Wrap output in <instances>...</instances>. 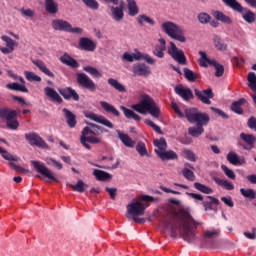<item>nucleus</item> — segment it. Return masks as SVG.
Wrapping results in <instances>:
<instances>
[{
  "mask_svg": "<svg viewBox=\"0 0 256 256\" xmlns=\"http://www.w3.org/2000/svg\"><path fill=\"white\" fill-rule=\"evenodd\" d=\"M181 219V226L172 223L171 220L167 218L160 221L165 229H169L170 227L171 237H177V231H180V237L186 241V243H193V241H195V229H197V226L201 225V223L195 221L191 213L187 210L181 211Z\"/></svg>",
  "mask_w": 256,
  "mask_h": 256,
  "instance_id": "f257e3e1",
  "label": "nucleus"
},
{
  "mask_svg": "<svg viewBox=\"0 0 256 256\" xmlns=\"http://www.w3.org/2000/svg\"><path fill=\"white\" fill-rule=\"evenodd\" d=\"M172 109L178 115L179 119H183L184 117H186L187 121L192 125L205 127L209 125V121H211V117H209V114L203 113L197 108H187L183 113L181 109H179L177 103L173 102Z\"/></svg>",
  "mask_w": 256,
  "mask_h": 256,
  "instance_id": "f03ea898",
  "label": "nucleus"
},
{
  "mask_svg": "<svg viewBox=\"0 0 256 256\" xmlns=\"http://www.w3.org/2000/svg\"><path fill=\"white\" fill-rule=\"evenodd\" d=\"M140 97V102L133 104L132 109L141 115L149 113L154 119H159L161 117V108H159L155 100L147 94H142Z\"/></svg>",
  "mask_w": 256,
  "mask_h": 256,
  "instance_id": "7ed1b4c3",
  "label": "nucleus"
},
{
  "mask_svg": "<svg viewBox=\"0 0 256 256\" xmlns=\"http://www.w3.org/2000/svg\"><path fill=\"white\" fill-rule=\"evenodd\" d=\"M224 5L226 7H229L232 9V11H235L236 13H240L242 19L246 22L249 23V25L255 23L256 21V14L253 12L251 9L247 7H243L241 3H239L237 0H222Z\"/></svg>",
  "mask_w": 256,
  "mask_h": 256,
  "instance_id": "20e7f679",
  "label": "nucleus"
},
{
  "mask_svg": "<svg viewBox=\"0 0 256 256\" xmlns=\"http://www.w3.org/2000/svg\"><path fill=\"white\" fill-rule=\"evenodd\" d=\"M161 28L171 39L179 41V43H185V41H187V38L185 37V29L175 24V22H164L162 23Z\"/></svg>",
  "mask_w": 256,
  "mask_h": 256,
  "instance_id": "39448f33",
  "label": "nucleus"
},
{
  "mask_svg": "<svg viewBox=\"0 0 256 256\" xmlns=\"http://www.w3.org/2000/svg\"><path fill=\"white\" fill-rule=\"evenodd\" d=\"M126 209L127 219H129V216L132 215V219L135 223H139L140 225H143V223H145V218H138L145 215V209H147L145 203L141 202V200L128 204L126 206Z\"/></svg>",
  "mask_w": 256,
  "mask_h": 256,
  "instance_id": "423d86ee",
  "label": "nucleus"
},
{
  "mask_svg": "<svg viewBox=\"0 0 256 256\" xmlns=\"http://www.w3.org/2000/svg\"><path fill=\"white\" fill-rule=\"evenodd\" d=\"M19 113H21V110L1 108L0 119L6 121L8 129H12V131H17V129H19V121H17V115H19Z\"/></svg>",
  "mask_w": 256,
  "mask_h": 256,
  "instance_id": "0eeeda50",
  "label": "nucleus"
},
{
  "mask_svg": "<svg viewBox=\"0 0 256 256\" xmlns=\"http://www.w3.org/2000/svg\"><path fill=\"white\" fill-rule=\"evenodd\" d=\"M168 47V55L172 57L179 65H187V56L182 49H178L175 42H170Z\"/></svg>",
  "mask_w": 256,
  "mask_h": 256,
  "instance_id": "6e6552de",
  "label": "nucleus"
},
{
  "mask_svg": "<svg viewBox=\"0 0 256 256\" xmlns=\"http://www.w3.org/2000/svg\"><path fill=\"white\" fill-rule=\"evenodd\" d=\"M76 81L81 89H86L91 93L97 91V84L85 73H77Z\"/></svg>",
  "mask_w": 256,
  "mask_h": 256,
  "instance_id": "1a4fd4ad",
  "label": "nucleus"
},
{
  "mask_svg": "<svg viewBox=\"0 0 256 256\" xmlns=\"http://www.w3.org/2000/svg\"><path fill=\"white\" fill-rule=\"evenodd\" d=\"M25 139L28 141L31 147H39L40 149H49V145L45 143V140L39 136V134L31 132L25 134Z\"/></svg>",
  "mask_w": 256,
  "mask_h": 256,
  "instance_id": "9d476101",
  "label": "nucleus"
},
{
  "mask_svg": "<svg viewBox=\"0 0 256 256\" xmlns=\"http://www.w3.org/2000/svg\"><path fill=\"white\" fill-rule=\"evenodd\" d=\"M31 164L33 165L35 171H37V173H40V175L47 177V179H50L51 181H58L57 178H55V176L53 175V171L47 168L45 164L35 160H32Z\"/></svg>",
  "mask_w": 256,
  "mask_h": 256,
  "instance_id": "9b49d317",
  "label": "nucleus"
},
{
  "mask_svg": "<svg viewBox=\"0 0 256 256\" xmlns=\"http://www.w3.org/2000/svg\"><path fill=\"white\" fill-rule=\"evenodd\" d=\"M194 93L196 97L201 101V103H204V105H211V99L215 97V94L213 93V89L208 88L206 90L200 91L199 89H195Z\"/></svg>",
  "mask_w": 256,
  "mask_h": 256,
  "instance_id": "f8f14e48",
  "label": "nucleus"
},
{
  "mask_svg": "<svg viewBox=\"0 0 256 256\" xmlns=\"http://www.w3.org/2000/svg\"><path fill=\"white\" fill-rule=\"evenodd\" d=\"M2 41L6 43V47L0 46V51L3 55H9L15 51V45L17 42L7 35L1 36Z\"/></svg>",
  "mask_w": 256,
  "mask_h": 256,
  "instance_id": "ddd939ff",
  "label": "nucleus"
},
{
  "mask_svg": "<svg viewBox=\"0 0 256 256\" xmlns=\"http://www.w3.org/2000/svg\"><path fill=\"white\" fill-rule=\"evenodd\" d=\"M85 117L87 119H91V121H95V123H100L101 125H104L105 127H108V129H113L114 125L109 121L105 116L97 115L93 112H89L85 114Z\"/></svg>",
  "mask_w": 256,
  "mask_h": 256,
  "instance_id": "4468645a",
  "label": "nucleus"
},
{
  "mask_svg": "<svg viewBox=\"0 0 256 256\" xmlns=\"http://www.w3.org/2000/svg\"><path fill=\"white\" fill-rule=\"evenodd\" d=\"M174 91L176 95L181 97L184 101H191V99H194L195 97L191 88H184L182 84L177 85L174 88Z\"/></svg>",
  "mask_w": 256,
  "mask_h": 256,
  "instance_id": "2eb2a0df",
  "label": "nucleus"
},
{
  "mask_svg": "<svg viewBox=\"0 0 256 256\" xmlns=\"http://www.w3.org/2000/svg\"><path fill=\"white\" fill-rule=\"evenodd\" d=\"M78 45L81 51H88L90 53H93L97 49V43L87 37L80 38Z\"/></svg>",
  "mask_w": 256,
  "mask_h": 256,
  "instance_id": "dca6fc26",
  "label": "nucleus"
},
{
  "mask_svg": "<svg viewBox=\"0 0 256 256\" xmlns=\"http://www.w3.org/2000/svg\"><path fill=\"white\" fill-rule=\"evenodd\" d=\"M58 92L60 93V95H62L65 101H69L71 99H73V101H79L80 99L77 91H75V89H72L71 87L60 88L58 89Z\"/></svg>",
  "mask_w": 256,
  "mask_h": 256,
  "instance_id": "f3484780",
  "label": "nucleus"
},
{
  "mask_svg": "<svg viewBox=\"0 0 256 256\" xmlns=\"http://www.w3.org/2000/svg\"><path fill=\"white\" fill-rule=\"evenodd\" d=\"M102 138L101 136H88V135H81L80 143L85 147L86 149L90 150L91 145L89 143H92V145H97L101 143Z\"/></svg>",
  "mask_w": 256,
  "mask_h": 256,
  "instance_id": "a211bd4d",
  "label": "nucleus"
},
{
  "mask_svg": "<svg viewBox=\"0 0 256 256\" xmlns=\"http://www.w3.org/2000/svg\"><path fill=\"white\" fill-rule=\"evenodd\" d=\"M132 71L134 75H138L139 77H147L151 75V69L145 63L134 64Z\"/></svg>",
  "mask_w": 256,
  "mask_h": 256,
  "instance_id": "6ab92c4d",
  "label": "nucleus"
},
{
  "mask_svg": "<svg viewBox=\"0 0 256 256\" xmlns=\"http://www.w3.org/2000/svg\"><path fill=\"white\" fill-rule=\"evenodd\" d=\"M52 28L55 31H64L65 33H69L71 29V23L63 19H55L52 21Z\"/></svg>",
  "mask_w": 256,
  "mask_h": 256,
  "instance_id": "aec40b11",
  "label": "nucleus"
},
{
  "mask_svg": "<svg viewBox=\"0 0 256 256\" xmlns=\"http://www.w3.org/2000/svg\"><path fill=\"white\" fill-rule=\"evenodd\" d=\"M62 112L66 119V123L70 129H75L77 127V116L67 108H63Z\"/></svg>",
  "mask_w": 256,
  "mask_h": 256,
  "instance_id": "412c9836",
  "label": "nucleus"
},
{
  "mask_svg": "<svg viewBox=\"0 0 256 256\" xmlns=\"http://www.w3.org/2000/svg\"><path fill=\"white\" fill-rule=\"evenodd\" d=\"M158 41L160 45L155 46L153 55L158 57V59H163L165 57V51H167V41L164 38H160Z\"/></svg>",
  "mask_w": 256,
  "mask_h": 256,
  "instance_id": "4be33fe9",
  "label": "nucleus"
},
{
  "mask_svg": "<svg viewBox=\"0 0 256 256\" xmlns=\"http://www.w3.org/2000/svg\"><path fill=\"white\" fill-rule=\"evenodd\" d=\"M156 155H158V157L162 160V161H171V160H175L178 159L179 156H177L176 152L173 150H162L159 151L157 149L154 150Z\"/></svg>",
  "mask_w": 256,
  "mask_h": 256,
  "instance_id": "5701e85b",
  "label": "nucleus"
},
{
  "mask_svg": "<svg viewBox=\"0 0 256 256\" xmlns=\"http://www.w3.org/2000/svg\"><path fill=\"white\" fill-rule=\"evenodd\" d=\"M44 93L46 97L50 99V101L59 104L63 103V98H61V95H59V93H57L54 88L45 87Z\"/></svg>",
  "mask_w": 256,
  "mask_h": 256,
  "instance_id": "b1692460",
  "label": "nucleus"
},
{
  "mask_svg": "<svg viewBox=\"0 0 256 256\" xmlns=\"http://www.w3.org/2000/svg\"><path fill=\"white\" fill-rule=\"evenodd\" d=\"M204 211H216L217 209L213 205H219V199L213 196H206V199L202 201Z\"/></svg>",
  "mask_w": 256,
  "mask_h": 256,
  "instance_id": "393cba45",
  "label": "nucleus"
},
{
  "mask_svg": "<svg viewBox=\"0 0 256 256\" xmlns=\"http://www.w3.org/2000/svg\"><path fill=\"white\" fill-rule=\"evenodd\" d=\"M100 106L105 113L113 115V117H121V112H119V110H117V108H115V106L111 105L109 102L101 101Z\"/></svg>",
  "mask_w": 256,
  "mask_h": 256,
  "instance_id": "a878e982",
  "label": "nucleus"
},
{
  "mask_svg": "<svg viewBox=\"0 0 256 256\" xmlns=\"http://www.w3.org/2000/svg\"><path fill=\"white\" fill-rule=\"evenodd\" d=\"M61 63L71 67V69H79V62L71 57L69 54L65 53L63 56L60 57Z\"/></svg>",
  "mask_w": 256,
  "mask_h": 256,
  "instance_id": "bb28decb",
  "label": "nucleus"
},
{
  "mask_svg": "<svg viewBox=\"0 0 256 256\" xmlns=\"http://www.w3.org/2000/svg\"><path fill=\"white\" fill-rule=\"evenodd\" d=\"M212 15L216 21H221V23H225L226 25H233V19L219 10L213 11Z\"/></svg>",
  "mask_w": 256,
  "mask_h": 256,
  "instance_id": "cd10ccee",
  "label": "nucleus"
},
{
  "mask_svg": "<svg viewBox=\"0 0 256 256\" xmlns=\"http://www.w3.org/2000/svg\"><path fill=\"white\" fill-rule=\"evenodd\" d=\"M111 17L114 19V21H123V18L125 17V12H123V6H112L111 8Z\"/></svg>",
  "mask_w": 256,
  "mask_h": 256,
  "instance_id": "c85d7f7f",
  "label": "nucleus"
},
{
  "mask_svg": "<svg viewBox=\"0 0 256 256\" xmlns=\"http://www.w3.org/2000/svg\"><path fill=\"white\" fill-rule=\"evenodd\" d=\"M45 11L50 15L59 13V4L55 0H45Z\"/></svg>",
  "mask_w": 256,
  "mask_h": 256,
  "instance_id": "c756f323",
  "label": "nucleus"
},
{
  "mask_svg": "<svg viewBox=\"0 0 256 256\" xmlns=\"http://www.w3.org/2000/svg\"><path fill=\"white\" fill-rule=\"evenodd\" d=\"M32 63L38 67L39 71L44 73V75H47V77H51L52 79L55 77V74H53V72L47 68V65L42 60H34Z\"/></svg>",
  "mask_w": 256,
  "mask_h": 256,
  "instance_id": "7c9ffc66",
  "label": "nucleus"
},
{
  "mask_svg": "<svg viewBox=\"0 0 256 256\" xmlns=\"http://www.w3.org/2000/svg\"><path fill=\"white\" fill-rule=\"evenodd\" d=\"M240 139L248 146L249 149H253L255 147L256 138L253 134H246L242 132L240 134Z\"/></svg>",
  "mask_w": 256,
  "mask_h": 256,
  "instance_id": "2f4dec72",
  "label": "nucleus"
},
{
  "mask_svg": "<svg viewBox=\"0 0 256 256\" xmlns=\"http://www.w3.org/2000/svg\"><path fill=\"white\" fill-rule=\"evenodd\" d=\"M128 7V15L130 17H136L139 15V7L137 6V2L135 0H126Z\"/></svg>",
  "mask_w": 256,
  "mask_h": 256,
  "instance_id": "473e14b6",
  "label": "nucleus"
},
{
  "mask_svg": "<svg viewBox=\"0 0 256 256\" xmlns=\"http://www.w3.org/2000/svg\"><path fill=\"white\" fill-rule=\"evenodd\" d=\"M118 137L120 139V141H122L123 145H125V147H130L133 148L135 147V141H133V139H131V137H129V135L122 133L121 131H117Z\"/></svg>",
  "mask_w": 256,
  "mask_h": 256,
  "instance_id": "72a5a7b5",
  "label": "nucleus"
},
{
  "mask_svg": "<svg viewBox=\"0 0 256 256\" xmlns=\"http://www.w3.org/2000/svg\"><path fill=\"white\" fill-rule=\"evenodd\" d=\"M121 111H123L126 119H134V121H141V116L139 114L135 113V111L125 107L120 106Z\"/></svg>",
  "mask_w": 256,
  "mask_h": 256,
  "instance_id": "f704fd0d",
  "label": "nucleus"
},
{
  "mask_svg": "<svg viewBox=\"0 0 256 256\" xmlns=\"http://www.w3.org/2000/svg\"><path fill=\"white\" fill-rule=\"evenodd\" d=\"M136 21L138 23V25H140V27H144L145 23H148V25H155V20L149 16H147V14H140L136 17Z\"/></svg>",
  "mask_w": 256,
  "mask_h": 256,
  "instance_id": "c9c22d12",
  "label": "nucleus"
},
{
  "mask_svg": "<svg viewBox=\"0 0 256 256\" xmlns=\"http://www.w3.org/2000/svg\"><path fill=\"white\" fill-rule=\"evenodd\" d=\"M245 103H247L245 98H241L238 101L233 102L231 106L232 111L237 113V115H243V108H241V106L245 105Z\"/></svg>",
  "mask_w": 256,
  "mask_h": 256,
  "instance_id": "e433bc0d",
  "label": "nucleus"
},
{
  "mask_svg": "<svg viewBox=\"0 0 256 256\" xmlns=\"http://www.w3.org/2000/svg\"><path fill=\"white\" fill-rule=\"evenodd\" d=\"M135 61H140V59H144L148 65H155V59H153L149 54H142L141 52H137L132 54Z\"/></svg>",
  "mask_w": 256,
  "mask_h": 256,
  "instance_id": "4c0bfd02",
  "label": "nucleus"
},
{
  "mask_svg": "<svg viewBox=\"0 0 256 256\" xmlns=\"http://www.w3.org/2000/svg\"><path fill=\"white\" fill-rule=\"evenodd\" d=\"M213 181L216 183V185H219V187H224V189H226L227 191H233V189H235V186L227 180L214 177Z\"/></svg>",
  "mask_w": 256,
  "mask_h": 256,
  "instance_id": "58836bf2",
  "label": "nucleus"
},
{
  "mask_svg": "<svg viewBox=\"0 0 256 256\" xmlns=\"http://www.w3.org/2000/svg\"><path fill=\"white\" fill-rule=\"evenodd\" d=\"M68 187H70V189H73V191H76L77 193H85V189H87L89 185L83 182V180H78L75 185L68 184Z\"/></svg>",
  "mask_w": 256,
  "mask_h": 256,
  "instance_id": "ea45409f",
  "label": "nucleus"
},
{
  "mask_svg": "<svg viewBox=\"0 0 256 256\" xmlns=\"http://www.w3.org/2000/svg\"><path fill=\"white\" fill-rule=\"evenodd\" d=\"M108 84H110V86L113 87L119 93H125V91H127L125 86L123 84L119 83V81L117 79L109 78Z\"/></svg>",
  "mask_w": 256,
  "mask_h": 256,
  "instance_id": "a19ab883",
  "label": "nucleus"
},
{
  "mask_svg": "<svg viewBox=\"0 0 256 256\" xmlns=\"http://www.w3.org/2000/svg\"><path fill=\"white\" fill-rule=\"evenodd\" d=\"M93 175L96 177L98 181H109V179H111V174L103 170L95 169L93 171Z\"/></svg>",
  "mask_w": 256,
  "mask_h": 256,
  "instance_id": "79ce46f5",
  "label": "nucleus"
},
{
  "mask_svg": "<svg viewBox=\"0 0 256 256\" xmlns=\"http://www.w3.org/2000/svg\"><path fill=\"white\" fill-rule=\"evenodd\" d=\"M226 159L229 161V163H231V165H243V163H245V161H241L239 156H237V154H235L233 151H230L227 154Z\"/></svg>",
  "mask_w": 256,
  "mask_h": 256,
  "instance_id": "37998d69",
  "label": "nucleus"
},
{
  "mask_svg": "<svg viewBox=\"0 0 256 256\" xmlns=\"http://www.w3.org/2000/svg\"><path fill=\"white\" fill-rule=\"evenodd\" d=\"M184 77L190 83H195L199 79V75L189 68H184Z\"/></svg>",
  "mask_w": 256,
  "mask_h": 256,
  "instance_id": "c03bdc74",
  "label": "nucleus"
},
{
  "mask_svg": "<svg viewBox=\"0 0 256 256\" xmlns=\"http://www.w3.org/2000/svg\"><path fill=\"white\" fill-rule=\"evenodd\" d=\"M188 133L191 135V137H200V135H203L205 133V129L203 126H193L188 128Z\"/></svg>",
  "mask_w": 256,
  "mask_h": 256,
  "instance_id": "a18cd8bd",
  "label": "nucleus"
},
{
  "mask_svg": "<svg viewBox=\"0 0 256 256\" xmlns=\"http://www.w3.org/2000/svg\"><path fill=\"white\" fill-rule=\"evenodd\" d=\"M194 188L197 189V191H200V193H204L205 195H211V193H213L211 187L199 182L194 183Z\"/></svg>",
  "mask_w": 256,
  "mask_h": 256,
  "instance_id": "49530a36",
  "label": "nucleus"
},
{
  "mask_svg": "<svg viewBox=\"0 0 256 256\" xmlns=\"http://www.w3.org/2000/svg\"><path fill=\"white\" fill-rule=\"evenodd\" d=\"M197 19H198L199 23H201V25H207V24L211 23L212 17H211V15H209L206 12H200L197 15Z\"/></svg>",
  "mask_w": 256,
  "mask_h": 256,
  "instance_id": "de8ad7c7",
  "label": "nucleus"
},
{
  "mask_svg": "<svg viewBox=\"0 0 256 256\" xmlns=\"http://www.w3.org/2000/svg\"><path fill=\"white\" fill-rule=\"evenodd\" d=\"M83 71L89 73V75H91L92 77H96L97 79L102 77L101 72H99V70H97V68L93 66H84Z\"/></svg>",
  "mask_w": 256,
  "mask_h": 256,
  "instance_id": "09e8293b",
  "label": "nucleus"
},
{
  "mask_svg": "<svg viewBox=\"0 0 256 256\" xmlns=\"http://www.w3.org/2000/svg\"><path fill=\"white\" fill-rule=\"evenodd\" d=\"M212 65L215 69V77H223V74L225 73V67L217 63L215 60H212Z\"/></svg>",
  "mask_w": 256,
  "mask_h": 256,
  "instance_id": "8fccbe9b",
  "label": "nucleus"
},
{
  "mask_svg": "<svg viewBox=\"0 0 256 256\" xmlns=\"http://www.w3.org/2000/svg\"><path fill=\"white\" fill-rule=\"evenodd\" d=\"M248 80V87L251 89V91H254L256 93V75L255 72H250L247 77Z\"/></svg>",
  "mask_w": 256,
  "mask_h": 256,
  "instance_id": "3c124183",
  "label": "nucleus"
},
{
  "mask_svg": "<svg viewBox=\"0 0 256 256\" xmlns=\"http://www.w3.org/2000/svg\"><path fill=\"white\" fill-rule=\"evenodd\" d=\"M24 76L27 79V81H30V82L36 81V83H41V76H38L34 72L24 71Z\"/></svg>",
  "mask_w": 256,
  "mask_h": 256,
  "instance_id": "603ef678",
  "label": "nucleus"
},
{
  "mask_svg": "<svg viewBox=\"0 0 256 256\" xmlns=\"http://www.w3.org/2000/svg\"><path fill=\"white\" fill-rule=\"evenodd\" d=\"M240 193L243 197H246V199H256L255 190L251 188L249 189L241 188Z\"/></svg>",
  "mask_w": 256,
  "mask_h": 256,
  "instance_id": "864d4df0",
  "label": "nucleus"
},
{
  "mask_svg": "<svg viewBox=\"0 0 256 256\" xmlns=\"http://www.w3.org/2000/svg\"><path fill=\"white\" fill-rule=\"evenodd\" d=\"M0 155H2L3 159L6 161H19V157L13 156V154L7 152V150L0 147Z\"/></svg>",
  "mask_w": 256,
  "mask_h": 256,
  "instance_id": "5fc2aeb1",
  "label": "nucleus"
},
{
  "mask_svg": "<svg viewBox=\"0 0 256 256\" xmlns=\"http://www.w3.org/2000/svg\"><path fill=\"white\" fill-rule=\"evenodd\" d=\"M154 146L157 147L159 150L158 151H166L167 150V141L165 138H160L154 140Z\"/></svg>",
  "mask_w": 256,
  "mask_h": 256,
  "instance_id": "6e6d98bb",
  "label": "nucleus"
},
{
  "mask_svg": "<svg viewBox=\"0 0 256 256\" xmlns=\"http://www.w3.org/2000/svg\"><path fill=\"white\" fill-rule=\"evenodd\" d=\"M82 3L93 11H97V9H99V2H97V0H82Z\"/></svg>",
  "mask_w": 256,
  "mask_h": 256,
  "instance_id": "4d7b16f0",
  "label": "nucleus"
},
{
  "mask_svg": "<svg viewBox=\"0 0 256 256\" xmlns=\"http://www.w3.org/2000/svg\"><path fill=\"white\" fill-rule=\"evenodd\" d=\"M182 175L187 179V181H195V173L192 170H189L188 168H184L182 170Z\"/></svg>",
  "mask_w": 256,
  "mask_h": 256,
  "instance_id": "13d9d810",
  "label": "nucleus"
},
{
  "mask_svg": "<svg viewBox=\"0 0 256 256\" xmlns=\"http://www.w3.org/2000/svg\"><path fill=\"white\" fill-rule=\"evenodd\" d=\"M144 123L148 125V127H152L155 133H158V135H163V131L161 130V127L157 126V124H154L153 121L150 119H145Z\"/></svg>",
  "mask_w": 256,
  "mask_h": 256,
  "instance_id": "bf43d9fd",
  "label": "nucleus"
},
{
  "mask_svg": "<svg viewBox=\"0 0 256 256\" xmlns=\"http://www.w3.org/2000/svg\"><path fill=\"white\" fill-rule=\"evenodd\" d=\"M221 169L228 179H232V181H235V172H233V170L229 169V167L224 164L221 165Z\"/></svg>",
  "mask_w": 256,
  "mask_h": 256,
  "instance_id": "052dcab7",
  "label": "nucleus"
},
{
  "mask_svg": "<svg viewBox=\"0 0 256 256\" xmlns=\"http://www.w3.org/2000/svg\"><path fill=\"white\" fill-rule=\"evenodd\" d=\"M136 151L141 155V157H145L147 155V146H145V143L138 142L136 145Z\"/></svg>",
  "mask_w": 256,
  "mask_h": 256,
  "instance_id": "680f3d73",
  "label": "nucleus"
},
{
  "mask_svg": "<svg viewBox=\"0 0 256 256\" xmlns=\"http://www.w3.org/2000/svg\"><path fill=\"white\" fill-rule=\"evenodd\" d=\"M214 45L216 49H219V51H227V46L221 41V38H216L214 40Z\"/></svg>",
  "mask_w": 256,
  "mask_h": 256,
  "instance_id": "e2e57ef3",
  "label": "nucleus"
},
{
  "mask_svg": "<svg viewBox=\"0 0 256 256\" xmlns=\"http://www.w3.org/2000/svg\"><path fill=\"white\" fill-rule=\"evenodd\" d=\"M184 155L186 159H188V161H192L193 163L197 161V157L195 156V153L191 150H184Z\"/></svg>",
  "mask_w": 256,
  "mask_h": 256,
  "instance_id": "0e129e2a",
  "label": "nucleus"
},
{
  "mask_svg": "<svg viewBox=\"0 0 256 256\" xmlns=\"http://www.w3.org/2000/svg\"><path fill=\"white\" fill-rule=\"evenodd\" d=\"M20 13H21V15H23V17H30V18L35 17V11H33L31 9L21 8Z\"/></svg>",
  "mask_w": 256,
  "mask_h": 256,
  "instance_id": "69168bd1",
  "label": "nucleus"
},
{
  "mask_svg": "<svg viewBox=\"0 0 256 256\" xmlns=\"http://www.w3.org/2000/svg\"><path fill=\"white\" fill-rule=\"evenodd\" d=\"M82 135H92V137H100L99 132H95L91 130L89 127H84V129L82 130Z\"/></svg>",
  "mask_w": 256,
  "mask_h": 256,
  "instance_id": "338daca9",
  "label": "nucleus"
},
{
  "mask_svg": "<svg viewBox=\"0 0 256 256\" xmlns=\"http://www.w3.org/2000/svg\"><path fill=\"white\" fill-rule=\"evenodd\" d=\"M221 201H223L227 205V207H231V208L235 207V203L233 202V198H231V196L222 197Z\"/></svg>",
  "mask_w": 256,
  "mask_h": 256,
  "instance_id": "774afa93",
  "label": "nucleus"
}]
</instances>
